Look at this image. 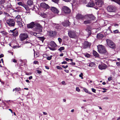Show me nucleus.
<instances>
[{
	"mask_svg": "<svg viewBox=\"0 0 120 120\" xmlns=\"http://www.w3.org/2000/svg\"><path fill=\"white\" fill-rule=\"evenodd\" d=\"M98 52L100 53L105 56H108V53L105 47L102 45H99L97 46Z\"/></svg>",
	"mask_w": 120,
	"mask_h": 120,
	"instance_id": "1",
	"label": "nucleus"
},
{
	"mask_svg": "<svg viewBox=\"0 0 120 120\" xmlns=\"http://www.w3.org/2000/svg\"><path fill=\"white\" fill-rule=\"evenodd\" d=\"M95 18V17L92 14L85 15V19L86 20L84 21L83 23L85 24L90 23L91 20H94Z\"/></svg>",
	"mask_w": 120,
	"mask_h": 120,
	"instance_id": "2",
	"label": "nucleus"
},
{
	"mask_svg": "<svg viewBox=\"0 0 120 120\" xmlns=\"http://www.w3.org/2000/svg\"><path fill=\"white\" fill-rule=\"evenodd\" d=\"M107 45L110 48L115 49L116 48L115 44L109 39H107L106 40Z\"/></svg>",
	"mask_w": 120,
	"mask_h": 120,
	"instance_id": "3",
	"label": "nucleus"
},
{
	"mask_svg": "<svg viewBox=\"0 0 120 120\" xmlns=\"http://www.w3.org/2000/svg\"><path fill=\"white\" fill-rule=\"evenodd\" d=\"M68 32V36L70 38H75L77 37L76 33L74 31L71 30H69Z\"/></svg>",
	"mask_w": 120,
	"mask_h": 120,
	"instance_id": "4",
	"label": "nucleus"
},
{
	"mask_svg": "<svg viewBox=\"0 0 120 120\" xmlns=\"http://www.w3.org/2000/svg\"><path fill=\"white\" fill-rule=\"evenodd\" d=\"M6 23L10 26L13 27L15 26V22L12 19H8L6 21Z\"/></svg>",
	"mask_w": 120,
	"mask_h": 120,
	"instance_id": "5",
	"label": "nucleus"
},
{
	"mask_svg": "<svg viewBox=\"0 0 120 120\" xmlns=\"http://www.w3.org/2000/svg\"><path fill=\"white\" fill-rule=\"evenodd\" d=\"M50 45L51 47H49L50 50L52 51H54L56 50V47L57 45L53 41H52L50 42Z\"/></svg>",
	"mask_w": 120,
	"mask_h": 120,
	"instance_id": "6",
	"label": "nucleus"
},
{
	"mask_svg": "<svg viewBox=\"0 0 120 120\" xmlns=\"http://www.w3.org/2000/svg\"><path fill=\"white\" fill-rule=\"evenodd\" d=\"M95 3L97 7H101L104 4L103 0H95Z\"/></svg>",
	"mask_w": 120,
	"mask_h": 120,
	"instance_id": "7",
	"label": "nucleus"
},
{
	"mask_svg": "<svg viewBox=\"0 0 120 120\" xmlns=\"http://www.w3.org/2000/svg\"><path fill=\"white\" fill-rule=\"evenodd\" d=\"M91 45V44L88 41H85L83 43L82 47L83 49H86L89 48Z\"/></svg>",
	"mask_w": 120,
	"mask_h": 120,
	"instance_id": "8",
	"label": "nucleus"
},
{
	"mask_svg": "<svg viewBox=\"0 0 120 120\" xmlns=\"http://www.w3.org/2000/svg\"><path fill=\"white\" fill-rule=\"evenodd\" d=\"M28 35L26 34L22 33L19 36V37L21 41H23L28 38Z\"/></svg>",
	"mask_w": 120,
	"mask_h": 120,
	"instance_id": "9",
	"label": "nucleus"
},
{
	"mask_svg": "<svg viewBox=\"0 0 120 120\" xmlns=\"http://www.w3.org/2000/svg\"><path fill=\"white\" fill-rule=\"evenodd\" d=\"M107 11L109 12H114L116 11V8L115 7L113 6H109L107 8Z\"/></svg>",
	"mask_w": 120,
	"mask_h": 120,
	"instance_id": "10",
	"label": "nucleus"
},
{
	"mask_svg": "<svg viewBox=\"0 0 120 120\" xmlns=\"http://www.w3.org/2000/svg\"><path fill=\"white\" fill-rule=\"evenodd\" d=\"M62 9L65 13L69 14L70 13L71 11V10L69 8L66 6L63 7L62 8Z\"/></svg>",
	"mask_w": 120,
	"mask_h": 120,
	"instance_id": "11",
	"label": "nucleus"
},
{
	"mask_svg": "<svg viewBox=\"0 0 120 120\" xmlns=\"http://www.w3.org/2000/svg\"><path fill=\"white\" fill-rule=\"evenodd\" d=\"M76 19L77 20H84L85 19V15L83 16L81 14L78 13L76 16Z\"/></svg>",
	"mask_w": 120,
	"mask_h": 120,
	"instance_id": "12",
	"label": "nucleus"
},
{
	"mask_svg": "<svg viewBox=\"0 0 120 120\" xmlns=\"http://www.w3.org/2000/svg\"><path fill=\"white\" fill-rule=\"evenodd\" d=\"M99 68L101 70L105 69L108 67L105 64L102 63L99 64L98 66Z\"/></svg>",
	"mask_w": 120,
	"mask_h": 120,
	"instance_id": "13",
	"label": "nucleus"
},
{
	"mask_svg": "<svg viewBox=\"0 0 120 120\" xmlns=\"http://www.w3.org/2000/svg\"><path fill=\"white\" fill-rule=\"evenodd\" d=\"M56 33L55 31H50L48 32L49 35L50 37H54Z\"/></svg>",
	"mask_w": 120,
	"mask_h": 120,
	"instance_id": "14",
	"label": "nucleus"
},
{
	"mask_svg": "<svg viewBox=\"0 0 120 120\" xmlns=\"http://www.w3.org/2000/svg\"><path fill=\"white\" fill-rule=\"evenodd\" d=\"M16 29V28L15 29L13 30H10L9 32H10L11 33H13L12 35L15 37H16L19 34L18 31L17 30L15 31V30Z\"/></svg>",
	"mask_w": 120,
	"mask_h": 120,
	"instance_id": "15",
	"label": "nucleus"
},
{
	"mask_svg": "<svg viewBox=\"0 0 120 120\" xmlns=\"http://www.w3.org/2000/svg\"><path fill=\"white\" fill-rule=\"evenodd\" d=\"M69 23V21L68 20H67L62 22L61 23V24L63 26L67 27L69 26L70 25Z\"/></svg>",
	"mask_w": 120,
	"mask_h": 120,
	"instance_id": "16",
	"label": "nucleus"
},
{
	"mask_svg": "<svg viewBox=\"0 0 120 120\" xmlns=\"http://www.w3.org/2000/svg\"><path fill=\"white\" fill-rule=\"evenodd\" d=\"M95 5V4L92 0H90L87 5V6L89 7H93Z\"/></svg>",
	"mask_w": 120,
	"mask_h": 120,
	"instance_id": "17",
	"label": "nucleus"
},
{
	"mask_svg": "<svg viewBox=\"0 0 120 120\" xmlns=\"http://www.w3.org/2000/svg\"><path fill=\"white\" fill-rule=\"evenodd\" d=\"M51 11L54 13H58L59 12L58 10L55 7H52L51 8Z\"/></svg>",
	"mask_w": 120,
	"mask_h": 120,
	"instance_id": "18",
	"label": "nucleus"
},
{
	"mask_svg": "<svg viewBox=\"0 0 120 120\" xmlns=\"http://www.w3.org/2000/svg\"><path fill=\"white\" fill-rule=\"evenodd\" d=\"M33 2L32 0H28L26 4L29 6H31L33 5Z\"/></svg>",
	"mask_w": 120,
	"mask_h": 120,
	"instance_id": "19",
	"label": "nucleus"
},
{
	"mask_svg": "<svg viewBox=\"0 0 120 120\" xmlns=\"http://www.w3.org/2000/svg\"><path fill=\"white\" fill-rule=\"evenodd\" d=\"M34 26V22H32L30 24L27 25V26L28 28H33Z\"/></svg>",
	"mask_w": 120,
	"mask_h": 120,
	"instance_id": "20",
	"label": "nucleus"
},
{
	"mask_svg": "<svg viewBox=\"0 0 120 120\" xmlns=\"http://www.w3.org/2000/svg\"><path fill=\"white\" fill-rule=\"evenodd\" d=\"M103 37V35L101 33L98 34H97V38L99 39H102Z\"/></svg>",
	"mask_w": 120,
	"mask_h": 120,
	"instance_id": "21",
	"label": "nucleus"
},
{
	"mask_svg": "<svg viewBox=\"0 0 120 120\" xmlns=\"http://www.w3.org/2000/svg\"><path fill=\"white\" fill-rule=\"evenodd\" d=\"M6 2V0H0V6H1L2 8H4V4Z\"/></svg>",
	"mask_w": 120,
	"mask_h": 120,
	"instance_id": "22",
	"label": "nucleus"
},
{
	"mask_svg": "<svg viewBox=\"0 0 120 120\" xmlns=\"http://www.w3.org/2000/svg\"><path fill=\"white\" fill-rule=\"evenodd\" d=\"M36 28L39 30L40 31L42 30V26L39 24H37L35 25Z\"/></svg>",
	"mask_w": 120,
	"mask_h": 120,
	"instance_id": "23",
	"label": "nucleus"
},
{
	"mask_svg": "<svg viewBox=\"0 0 120 120\" xmlns=\"http://www.w3.org/2000/svg\"><path fill=\"white\" fill-rule=\"evenodd\" d=\"M110 26H109L107 29L106 33L107 34H108L110 33H112V31L111 30Z\"/></svg>",
	"mask_w": 120,
	"mask_h": 120,
	"instance_id": "24",
	"label": "nucleus"
},
{
	"mask_svg": "<svg viewBox=\"0 0 120 120\" xmlns=\"http://www.w3.org/2000/svg\"><path fill=\"white\" fill-rule=\"evenodd\" d=\"M28 6H28L27 4L26 5L24 4L22 7H24L27 11H29L30 9L29 8Z\"/></svg>",
	"mask_w": 120,
	"mask_h": 120,
	"instance_id": "25",
	"label": "nucleus"
},
{
	"mask_svg": "<svg viewBox=\"0 0 120 120\" xmlns=\"http://www.w3.org/2000/svg\"><path fill=\"white\" fill-rule=\"evenodd\" d=\"M41 5L42 6H43V7L46 9L49 8V6L45 3L41 4Z\"/></svg>",
	"mask_w": 120,
	"mask_h": 120,
	"instance_id": "26",
	"label": "nucleus"
},
{
	"mask_svg": "<svg viewBox=\"0 0 120 120\" xmlns=\"http://www.w3.org/2000/svg\"><path fill=\"white\" fill-rule=\"evenodd\" d=\"M93 54L94 56L96 57H98L99 56V54L95 51H93Z\"/></svg>",
	"mask_w": 120,
	"mask_h": 120,
	"instance_id": "27",
	"label": "nucleus"
},
{
	"mask_svg": "<svg viewBox=\"0 0 120 120\" xmlns=\"http://www.w3.org/2000/svg\"><path fill=\"white\" fill-rule=\"evenodd\" d=\"M95 65H96L95 63L92 62L89 64L88 66L91 68H94L95 67Z\"/></svg>",
	"mask_w": 120,
	"mask_h": 120,
	"instance_id": "28",
	"label": "nucleus"
},
{
	"mask_svg": "<svg viewBox=\"0 0 120 120\" xmlns=\"http://www.w3.org/2000/svg\"><path fill=\"white\" fill-rule=\"evenodd\" d=\"M21 90V89L19 87H16L13 90V91H15V92H18Z\"/></svg>",
	"mask_w": 120,
	"mask_h": 120,
	"instance_id": "29",
	"label": "nucleus"
},
{
	"mask_svg": "<svg viewBox=\"0 0 120 120\" xmlns=\"http://www.w3.org/2000/svg\"><path fill=\"white\" fill-rule=\"evenodd\" d=\"M20 64H19V66H23V65H26V63L25 62L24 63L22 60H20Z\"/></svg>",
	"mask_w": 120,
	"mask_h": 120,
	"instance_id": "30",
	"label": "nucleus"
},
{
	"mask_svg": "<svg viewBox=\"0 0 120 120\" xmlns=\"http://www.w3.org/2000/svg\"><path fill=\"white\" fill-rule=\"evenodd\" d=\"M38 38L41 41L42 43L44 41L45 39V38L44 37H38Z\"/></svg>",
	"mask_w": 120,
	"mask_h": 120,
	"instance_id": "31",
	"label": "nucleus"
},
{
	"mask_svg": "<svg viewBox=\"0 0 120 120\" xmlns=\"http://www.w3.org/2000/svg\"><path fill=\"white\" fill-rule=\"evenodd\" d=\"M17 22L18 25L20 27H21L23 26L21 22L20 21H17Z\"/></svg>",
	"mask_w": 120,
	"mask_h": 120,
	"instance_id": "32",
	"label": "nucleus"
},
{
	"mask_svg": "<svg viewBox=\"0 0 120 120\" xmlns=\"http://www.w3.org/2000/svg\"><path fill=\"white\" fill-rule=\"evenodd\" d=\"M91 29L90 27L89 26H88L87 27L86 29H85V30L87 32H88L91 31Z\"/></svg>",
	"mask_w": 120,
	"mask_h": 120,
	"instance_id": "33",
	"label": "nucleus"
},
{
	"mask_svg": "<svg viewBox=\"0 0 120 120\" xmlns=\"http://www.w3.org/2000/svg\"><path fill=\"white\" fill-rule=\"evenodd\" d=\"M119 33V30H114L112 32V33L114 34L118 33Z\"/></svg>",
	"mask_w": 120,
	"mask_h": 120,
	"instance_id": "34",
	"label": "nucleus"
},
{
	"mask_svg": "<svg viewBox=\"0 0 120 120\" xmlns=\"http://www.w3.org/2000/svg\"><path fill=\"white\" fill-rule=\"evenodd\" d=\"M83 89L84 91H85V92L86 93H87L90 94H91L90 92L89 91H88V90L86 89L85 88H83Z\"/></svg>",
	"mask_w": 120,
	"mask_h": 120,
	"instance_id": "35",
	"label": "nucleus"
},
{
	"mask_svg": "<svg viewBox=\"0 0 120 120\" xmlns=\"http://www.w3.org/2000/svg\"><path fill=\"white\" fill-rule=\"evenodd\" d=\"M84 55L85 57H86L87 58L90 57V54L87 53L85 54Z\"/></svg>",
	"mask_w": 120,
	"mask_h": 120,
	"instance_id": "36",
	"label": "nucleus"
},
{
	"mask_svg": "<svg viewBox=\"0 0 120 120\" xmlns=\"http://www.w3.org/2000/svg\"><path fill=\"white\" fill-rule=\"evenodd\" d=\"M64 49V47H60V48L58 49V50L60 51L61 52V51L63 50Z\"/></svg>",
	"mask_w": 120,
	"mask_h": 120,
	"instance_id": "37",
	"label": "nucleus"
},
{
	"mask_svg": "<svg viewBox=\"0 0 120 120\" xmlns=\"http://www.w3.org/2000/svg\"><path fill=\"white\" fill-rule=\"evenodd\" d=\"M11 7L12 6L10 3L7 6V8H11Z\"/></svg>",
	"mask_w": 120,
	"mask_h": 120,
	"instance_id": "38",
	"label": "nucleus"
},
{
	"mask_svg": "<svg viewBox=\"0 0 120 120\" xmlns=\"http://www.w3.org/2000/svg\"><path fill=\"white\" fill-rule=\"evenodd\" d=\"M56 28L57 29H62V28H61V27L60 26L59 24H57V26H56Z\"/></svg>",
	"mask_w": 120,
	"mask_h": 120,
	"instance_id": "39",
	"label": "nucleus"
},
{
	"mask_svg": "<svg viewBox=\"0 0 120 120\" xmlns=\"http://www.w3.org/2000/svg\"><path fill=\"white\" fill-rule=\"evenodd\" d=\"M24 4L23 3H22L21 2H18L17 3V4L18 5H21L22 6H23Z\"/></svg>",
	"mask_w": 120,
	"mask_h": 120,
	"instance_id": "40",
	"label": "nucleus"
},
{
	"mask_svg": "<svg viewBox=\"0 0 120 120\" xmlns=\"http://www.w3.org/2000/svg\"><path fill=\"white\" fill-rule=\"evenodd\" d=\"M41 14L43 18H45L46 16V14L44 12L42 13Z\"/></svg>",
	"mask_w": 120,
	"mask_h": 120,
	"instance_id": "41",
	"label": "nucleus"
},
{
	"mask_svg": "<svg viewBox=\"0 0 120 120\" xmlns=\"http://www.w3.org/2000/svg\"><path fill=\"white\" fill-rule=\"evenodd\" d=\"M59 0H52V1L56 4L58 3Z\"/></svg>",
	"mask_w": 120,
	"mask_h": 120,
	"instance_id": "42",
	"label": "nucleus"
},
{
	"mask_svg": "<svg viewBox=\"0 0 120 120\" xmlns=\"http://www.w3.org/2000/svg\"><path fill=\"white\" fill-rule=\"evenodd\" d=\"M52 55L50 56H48L46 58V59L49 60H50L52 59Z\"/></svg>",
	"mask_w": 120,
	"mask_h": 120,
	"instance_id": "43",
	"label": "nucleus"
},
{
	"mask_svg": "<svg viewBox=\"0 0 120 120\" xmlns=\"http://www.w3.org/2000/svg\"><path fill=\"white\" fill-rule=\"evenodd\" d=\"M81 2L84 4H86L87 3L86 0H82Z\"/></svg>",
	"mask_w": 120,
	"mask_h": 120,
	"instance_id": "44",
	"label": "nucleus"
},
{
	"mask_svg": "<svg viewBox=\"0 0 120 120\" xmlns=\"http://www.w3.org/2000/svg\"><path fill=\"white\" fill-rule=\"evenodd\" d=\"M88 32V37H89L90 36V35H91V34H92V33H91V31H88V32Z\"/></svg>",
	"mask_w": 120,
	"mask_h": 120,
	"instance_id": "45",
	"label": "nucleus"
},
{
	"mask_svg": "<svg viewBox=\"0 0 120 120\" xmlns=\"http://www.w3.org/2000/svg\"><path fill=\"white\" fill-rule=\"evenodd\" d=\"M4 14L5 15L7 16H10V15L7 12H4Z\"/></svg>",
	"mask_w": 120,
	"mask_h": 120,
	"instance_id": "46",
	"label": "nucleus"
},
{
	"mask_svg": "<svg viewBox=\"0 0 120 120\" xmlns=\"http://www.w3.org/2000/svg\"><path fill=\"white\" fill-rule=\"evenodd\" d=\"M58 40L60 43H61V42L62 41V39L60 38H58Z\"/></svg>",
	"mask_w": 120,
	"mask_h": 120,
	"instance_id": "47",
	"label": "nucleus"
},
{
	"mask_svg": "<svg viewBox=\"0 0 120 120\" xmlns=\"http://www.w3.org/2000/svg\"><path fill=\"white\" fill-rule=\"evenodd\" d=\"M33 63L34 64H38L39 63V62L37 60L34 61L33 62Z\"/></svg>",
	"mask_w": 120,
	"mask_h": 120,
	"instance_id": "48",
	"label": "nucleus"
},
{
	"mask_svg": "<svg viewBox=\"0 0 120 120\" xmlns=\"http://www.w3.org/2000/svg\"><path fill=\"white\" fill-rule=\"evenodd\" d=\"M112 1H114L116 3H118L120 1V0H112Z\"/></svg>",
	"mask_w": 120,
	"mask_h": 120,
	"instance_id": "49",
	"label": "nucleus"
},
{
	"mask_svg": "<svg viewBox=\"0 0 120 120\" xmlns=\"http://www.w3.org/2000/svg\"><path fill=\"white\" fill-rule=\"evenodd\" d=\"M76 90L78 92L80 91V90L78 87H76Z\"/></svg>",
	"mask_w": 120,
	"mask_h": 120,
	"instance_id": "50",
	"label": "nucleus"
},
{
	"mask_svg": "<svg viewBox=\"0 0 120 120\" xmlns=\"http://www.w3.org/2000/svg\"><path fill=\"white\" fill-rule=\"evenodd\" d=\"M56 68L58 69L62 70V68L61 67L59 66H56Z\"/></svg>",
	"mask_w": 120,
	"mask_h": 120,
	"instance_id": "51",
	"label": "nucleus"
},
{
	"mask_svg": "<svg viewBox=\"0 0 120 120\" xmlns=\"http://www.w3.org/2000/svg\"><path fill=\"white\" fill-rule=\"evenodd\" d=\"M68 67V65H67L65 66L64 65H62V67L63 68H64V69H66Z\"/></svg>",
	"mask_w": 120,
	"mask_h": 120,
	"instance_id": "52",
	"label": "nucleus"
},
{
	"mask_svg": "<svg viewBox=\"0 0 120 120\" xmlns=\"http://www.w3.org/2000/svg\"><path fill=\"white\" fill-rule=\"evenodd\" d=\"M83 75L82 73H81V74L79 75V77H81V78L82 79H83V77H82Z\"/></svg>",
	"mask_w": 120,
	"mask_h": 120,
	"instance_id": "53",
	"label": "nucleus"
},
{
	"mask_svg": "<svg viewBox=\"0 0 120 120\" xmlns=\"http://www.w3.org/2000/svg\"><path fill=\"white\" fill-rule=\"evenodd\" d=\"M91 90H92V91L94 93H96V90L95 89L93 88H92L91 89Z\"/></svg>",
	"mask_w": 120,
	"mask_h": 120,
	"instance_id": "54",
	"label": "nucleus"
},
{
	"mask_svg": "<svg viewBox=\"0 0 120 120\" xmlns=\"http://www.w3.org/2000/svg\"><path fill=\"white\" fill-rule=\"evenodd\" d=\"M36 71L37 72V73L39 74L41 73L42 72L41 71L38 70H37Z\"/></svg>",
	"mask_w": 120,
	"mask_h": 120,
	"instance_id": "55",
	"label": "nucleus"
},
{
	"mask_svg": "<svg viewBox=\"0 0 120 120\" xmlns=\"http://www.w3.org/2000/svg\"><path fill=\"white\" fill-rule=\"evenodd\" d=\"M16 18L17 19H19L20 18V16L19 15H18L16 16Z\"/></svg>",
	"mask_w": 120,
	"mask_h": 120,
	"instance_id": "56",
	"label": "nucleus"
},
{
	"mask_svg": "<svg viewBox=\"0 0 120 120\" xmlns=\"http://www.w3.org/2000/svg\"><path fill=\"white\" fill-rule=\"evenodd\" d=\"M112 77H110L108 78V80L109 81H110L112 80Z\"/></svg>",
	"mask_w": 120,
	"mask_h": 120,
	"instance_id": "57",
	"label": "nucleus"
},
{
	"mask_svg": "<svg viewBox=\"0 0 120 120\" xmlns=\"http://www.w3.org/2000/svg\"><path fill=\"white\" fill-rule=\"evenodd\" d=\"M70 64L72 65H75V62H72L71 63H70Z\"/></svg>",
	"mask_w": 120,
	"mask_h": 120,
	"instance_id": "58",
	"label": "nucleus"
},
{
	"mask_svg": "<svg viewBox=\"0 0 120 120\" xmlns=\"http://www.w3.org/2000/svg\"><path fill=\"white\" fill-rule=\"evenodd\" d=\"M116 64L117 66L120 65V62H116Z\"/></svg>",
	"mask_w": 120,
	"mask_h": 120,
	"instance_id": "59",
	"label": "nucleus"
},
{
	"mask_svg": "<svg viewBox=\"0 0 120 120\" xmlns=\"http://www.w3.org/2000/svg\"><path fill=\"white\" fill-rule=\"evenodd\" d=\"M67 62L66 61H64L63 62H62L61 63V64H67Z\"/></svg>",
	"mask_w": 120,
	"mask_h": 120,
	"instance_id": "60",
	"label": "nucleus"
},
{
	"mask_svg": "<svg viewBox=\"0 0 120 120\" xmlns=\"http://www.w3.org/2000/svg\"><path fill=\"white\" fill-rule=\"evenodd\" d=\"M63 0L65 2H68L70 1L71 0Z\"/></svg>",
	"mask_w": 120,
	"mask_h": 120,
	"instance_id": "61",
	"label": "nucleus"
},
{
	"mask_svg": "<svg viewBox=\"0 0 120 120\" xmlns=\"http://www.w3.org/2000/svg\"><path fill=\"white\" fill-rule=\"evenodd\" d=\"M4 56V55L3 54H2L0 55V58H1Z\"/></svg>",
	"mask_w": 120,
	"mask_h": 120,
	"instance_id": "62",
	"label": "nucleus"
},
{
	"mask_svg": "<svg viewBox=\"0 0 120 120\" xmlns=\"http://www.w3.org/2000/svg\"><path fill=\"white\" fill-rule=\"evenodd\" d=\"M103 99L105 100H108L109 99V98L108 97H106L103 98Z\"/></svg>",
	"mask_w": 120,
	"mask_h": 120,
	"instance_id": "63",
	"label": "nucleus"
},
{
	"mask_svg": "<svg viewBox=\"0 0 120 120\" xmlns=\"http://www.w3.org/2000/svg\"><path fill=\"white\" fill-rule=\"evenodd\" d=\"M19 47H18L17 45H15V46H13V48L14 49H15L17 48H18Z\"/></svg>",
	"mask_w": 120,
	"mask_h": 120,
	"instance_id": "64",
	"label": "nucleus"
}]
</instances>
